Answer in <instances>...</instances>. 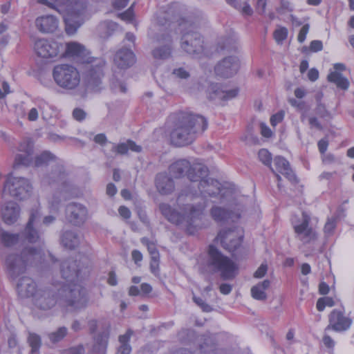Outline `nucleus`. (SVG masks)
Instances as JSON below:
<instances>
[{"label": "nucleus", "mask_w": 354, "mask_h": 354, "mask_svg": "<svg viewBox=\"0 0 354 354\" xmlns=\"http://www.w3.org/2000/svg\"><path fill=\"white\" fill-rule=\"evenodd\" d=\"M288 29L283 26H277L273 32V37L278 44H282L283 41L286 39L288 37Z\"/></svg>", "instance_id": "79ce46f5"}, {"label": "nucleus", "mask_w": 354, "mask_h": 354, "mask_svg": "<svg viewBox=\"0 0 354 354\" xmlns=\"http://www.w3.org/2000/svg\"><path fill=\"white\" fill-rule=\"evenodd\" d=\"M258 156L261 162L270 167L272 158L271 154L267 149H261L259 150Z\"/></svg>", "instance_id": "603ef678"}, {"label": "nucleus", "mask_w": 354, "mask_h": 354, "mask_svg": "<svg viewBox=\"0 0 354 354\" xmlns=\"http://www.w3.org/2000/svg\"><path fill=\"white\" fill-rule=\"evenodd\" d=\"M170 174L180 178L185 174L193 183H197L200 178L207 174L208 169L196 160L192 162L186 159H180L172 163L169 168Z\"/></svg>", "instance_id": "6e6552de"}, {"label": "nucleus", "mask_w": 354, "mask_h": 354, "mask_svg": "<svg viewBox=\"0 0 354 354\" xmlns=\"http://www.w3.org/2000/svg\"><path fill=\"white\" fill-rule=\"evenodd\" d=\"M55 158V156L48 151H44L35 158V165L41 167L47 164L50 160Z\"/></svg>", "instance_id": "37998d69"}, {"label": "nucleus", "mask_w": 354, "mask_h": 354, "mask_svg": "<svg viewBox=\"0 0 354 354\" xmlns=\"http://www.w3.org/2000/svg\"><path fill=\"white\" fill-rule=\"evenodd\" d=\"M35 25L43 33L53 32L58 27V20L53 15L41 16L36 19Z\"/></svg>", "instance_id": "bb28decb"}, {"label": "nucleus", "mask_w": 354, "mask_h": 354, "mask_svg": "<svg viewBox=\"0 0 354 354\" xmlns=\"http://www.w3.org/2000/svg\"><path fill=\"white\" fill-rule=\"evenodd\" d=\"M65 218L72 225L80 227L88 218V209L81 203H70L66 207Z\"/></svg>", "instance_id": "dca6fc26"}, {"label": "nucleus", "mask_w": 354, "mask_h": 354, "mask_svg": "<svg viewBox=\"0 0 354 354\" xmlns=\"http://www.w3.org/2000/svg\"><path fill=\"white\" fill-rule=\"evenodd\" d=\"M118 17H120L121 19H122L124 21H127L128 22L131 21L133 20V17L132 6L128 10H127L125 12L118 14Z\"/></svg>", "instance_id": "4d7b16f0"}, {"label": "nucleus", "mask_w": 354, "mask_h": 354, "mask_svg": "<svg viewBox=\"0 0 354 354\" xmlns=\"http://www.w3.org/2000/svg\"><path fill=\"white\" fill-rule=\"evenodd\" d=\"M88 272L87 267L73 259L64 260L61 264V274L66 280L64 285L79 284L77 281Z\"/></svg>", "instance_id": "f8f14e48"}, {"label": "nucleus", "mask_w": 354, "mask_h": 354, "mask_svg": "<svg viewBox=\"0 0 354 354\" xmlns=\"http://www.w3.org/2000/svg\"><path fill=\"white\" fill-rule=\"evenodd\" d=\"M207 267L209 271L220 272L222 279H233L237 271V266L235 263L229 257L223 255L214 245H209L207 259Z\"/></svg>", "instance_id": "0eeeda50"}, {"label": "nucleus", "mask_w": 354, "mask_h": 354, "mask_svg": "<svg viewBox=\"0 0 354 354\" xmlns=\"http://www.w3.org/2000/svg\"><path fill=\"white\" fill-rule=\"evenodd\" d=\"M37 289V285L35 281L28 277H21L17 284V291L19 296L21 298H28L32 297L35 298Z\"/></svg>", "instance_id": "393cba45"}, {"label": "nucleus", "mask_w": 354, "mask_h": 354, "mask_svg": "<svg viewBox=\"0 0 354 354\" xmlns=\"http://www.w3.org/2000/svg\"><path fill=\"white\" fill-rule=\"evenodd\" d=\"M327 78L329 82L334 83L338 88L343 90H346L348 88V81L339 72H330Z\"/></svg>", "instance_id": "f704fd0d"}, {"label": "nucleus", "mask_w": 354, "mask_h": 354, "mask_svg": "<svg viewBox=\"0 0 354 354\" xmlns=\"http://www.w3.org/2000/svg\"><path fill=\"white\" fill-rule=\"evenodd\" d=\"M128 150H131L135 152H140L142 147L140 145H136L132 140H128L127 142L120 143L118 145H113L112 151L118 154H125Z\"/></svg>", "instance_id": "473e14b6"}, {"label": "nucleus", "mask_w": 354, "mask_h": 354, "mask_svg": "<svg viewBox=\"0 0 354 354\" xmlns=\"http://www.w3.org/2000/svg\"><path fill=\"white\" fill-rule=\"evenodd\" d=\"M310 273V266L308 263H303L301 266V273L299 274V280L303 286V288L301 290L302 294L304 291L308 290V274Z\"/></svg>", "instance_id": "ea45409f"}, {"label": "nucleus", "mask_w": 354, "mask_h": 354, "mask_svg": "<svg viewBox=\"0 0 354 354\" xmlns=\"http://www.w3.org/2000/svg\"><path fill=\"white\" fill-rule=\"evenodd\" d=\"M174 18V11L171 8L165 11H160L157 14L156 21L160 26H165L168 21Z\"/></svg>", "instance_id": "58836bf2"}, {"label": "nucleus", "mask_w": 354, "mask_h": 354, "mask_svg": "<svg viewBox=\"0 0 354 354\" xmlns=\"http://www.w3.org/2000/svg\"><path fill=\"white\" fill-rule=\"evenodd\" d=\"M193 301L200 306L203 310L209 312L211 310V307L207 304H206L203 299L201 297H197L196 296L193 297Z\"/></svg>", "instance_id": "13d9d810"}, {"label": "nucleus", "mask_w": 354, "mask_h": 354, "mask_svg": "<svg viewBox=\"0 0 354 354\" xmlns=\"http://www.w3.org/2000/svg\"><path fill=\"white\" fill-rule=\"evenodd\" d=\"M88 301L86 291L80 284L63 285L57 292L52 289H38L34 298L35 306L48 310L57 304L70 310H80L86 307Z\"/></svg>", "instance_id": "f03ea898"}, {"label": "nucleus", "mask_w": 354, "mask_h": 354, "mask_svg": "<svg viewBox=\"0 0 354 354\" xmlns=\"http://www.w3.org/2000/svg\"><path fill=\"white\" fill-rule=\"evenodd\" d=\"M61 243L64 247L73 250L80 245V236L75 231L66 230L61 236Z\"/></svg>", "instance_id": "c756f323"}, {"label": "nucleus", "mask_w": 354, "mask_h": 354, "mask_svg": "<svg viewBox=\"0 0 354 354\" xmlns=\"http://www.w3.org/2000/svg\"><path fill=\"white\" fill-rule=\"evenodd\" d=\"M34 49L38 56L43 58H52L57 56L64 50V46L53 40L37 39Z\"/></svg>", "instance_id": "6ab92c4d"}, {"label": "nucleus", "mask_w": 354, "mask_h": 354, "mask_svg": "<svg viewBox=\"0 0 354 354\" xmlns=\"http://www.w3.org/2000/svg\"><path fill=\"white\" fill-rule=\"evenodd\" d=\"M308 32V25H304L300 30L299 35L297 36V40L299 43H303L306 37V35Z\"/></svg>", "instance_id": "e2e57ef3"}, {"label": "nucleus", "mask_w": 354, "mask_h": 354, "mask_svg": "<svg viewBox=\"0 0 354 354\" xmlns=\"http://www.w3.org/2000/svg\"><path fill=\"white\" fill-rule=\"evenodd\" d=\"M41 213L39 208H32L30 212L28 221L24 230L21 233V240L34 243L40 241L39 232L35 230V224L40 220Z\"/></svg>", "instance_id": "a211bd4d"}, {"label": "nucleus", "mask_w": 354, "mask_h": 354, "mask_svg": "<svg viewBox=\"0 0 354 354\" xmlns=\"http://www.w3.org/2000/svg\"><path fill=\"white\" fill-rule=\"evenodd\" d=\"M284 117V113L283 111H280L273 115L270 118V124L272 126L275 127L277 124L280 123Z\"/></svg>", "instance_id": "bf43d9fd"}, {"label": "nucleus", "mask_w": 354, "mask_h": 354, "mask_svg": "<svg viewBox=\"0 0 354 354\" xmlns=\"http://www.w3.org/2000/svg\"><path fill=\"white\" fill-rule=\"evenodd\" d=\"M337 216H333L327 219L324 227V232L326 235L328 236L333 234L337 225Z\"/></svg>", "instance_id": "49530a36"}, {"label": "nucleus", "mask_w": 354, "mask_h": 354, "mask_svg": "<svg viewBox=\"0 0 354 354\" xmlns=\"http://www.w3.org/2000/svg\"><path fill=\"white\" fill-rule=\"evenodd\" d=\"M210 214L213 219L217 222L224 221L230 217V213L225 209L218 206L212 207Z\"/></svg>", "instance_id": "4c0bfd02"}, {"label": "nucleus", "mask_w": 354, "mask_h": 354, "mask_svg": "<svg viewBox=\"0 0 354 354\" xmlns=\"http://www.w3.org/2000/svg\"><path fill=\"white\" fill-rule=\"evenodd\" d=\"M180 40V48L189 55H200L203 51V39L200 33L192 30H185L182 26Z\"/></svg>", "instance_id": "4468645a"}, {"label": "nucleus", "mask_w": 354, "mask_h": 354, "mask_svg": "<svg viewBox=\"0 0 354 354\" xmlns=\"http://www.w3.org/2000/svg\"><path fill=\"white\" fill-rule=\"evenodd\" d=\"M208 174L197 181L198 190L194 192H189L184 195L182 193L178 198V203L181 205L185 201V196L189 201H194L198 198H201V201L198 203H187L181 207V212H178L166 203H162L159 205V209L162 214L171 223L178 225H183L189 227L192 225L194 219L199 217L203 213L206 204L205 198L207 196H214L219 194L220 183L216 180L211 178H207Z\"/></svg>", "instance_id": "f257e3e1"}, {"label": "nucleus", "mask_w": 354, "mask_h": 354, "mask_svg": "<svg viewBox=\"0 0 354 354\" xmlns=\"http://www.w3.org/2000/svg\"><path fill=\"white\" fill-rule=\"evenodd\" d=\"M242 238L241 230L233 228L221 230L216 237V241L221 243L223 248L233 252L241 245Z\"/></svg>", "instance_id": "f3484780"}, {"label": "nucleus", "mask_w": 354, "mask_h": 354, "mask_svg": "<svg viewBox=\"0 0 354 354\" xmlns=\"http://www.w3.org/2000/svg\"><path fill=\"white\" fill-rule=\"evenodd\" d=\"M68 333V328L65 326L59 327L57 330L48 334V337L52 343H57L64 339Z\"/></svg>", "instance_id": "a19ab883"}, {"label": "nucleus", "mask_w": 354, "mask_h": 354, "mask_svg": "<svg viewBox=\"0 0 354 354\" xmlns=\"http://www.w3.org/2000/svg\"><path fill=\"white\" fill-rule=\"evenodd\" d=\"M323 49V44L320 40L311 41V53H317Z\"/></svg>", "instance_id": "338daca9"}, {"label": "nucleus", "mask_w": 354, "mask_h": 354, "mask_svg": "<svg viewBox=\"0 0 354 354\" xmlns=\"http://www.w3.org/2000/svg\"><path fill=\"white\" fill-rule=\"evenodd\" d=\"M109 326H108L102 332L95 337L93 350L95 352L104 354L105 353L108 339L109 337Z\"/></svg>", "instance_id": "7c9ffc66"}, {"label": "nucleus", "mask_w": 354, "mask_h": 354, "mask_svg": "<svg viewBox=\"0 0 354 354\" xmlns=\"http://www.w3.org/2000/svg\"><path fill=\"white\" fill-rule=\"evenodd\" d=\"M0 239L1 243L6 247H12L19 242L21 239V235L1 230L0 233Z\"/></svg>", "instance_id": "e433bc0d"}, {"label": "nucleus", "mask_w": 354, "mask_h": 354, "mask_svg": "<svg viewBox=\"0 0 354 354\" xmlns=\"http://www.w3.org/2000/svg\"><path fill=\"white\" fill-rule=\"evenodd\" d=\"M41 248H25L20 254H10L6 259V265L9 275L16 279L24 274L28 266L39 263L43 257Z\"/></svg>", "instance_id": "423d86ee"}, {"label": "nucleus", "mask_w": 354, "mask_h": 354, "mask_svg": "<svg viewBox=\"0 0 354 354\" xmlns=\"http://www.w3.org/2000/svg\"><path fill=\"white\" fill-rule=\"evenodd\" d=\"M323 96L322 92H317L315 95V99L317 103L315 112L322 121L319 122L317 118H311V127H315L319 130L323 129V127L325 125L324 122H328L331 118L330 112L326 110L325 105L322 103Z\"/></svg>", "instance_id": "5701e85b"}, {"label": "nucleus", "mask_w": 354, "mask_h": 354, "mask_svg": "<svg viewBox=\"0 0 354 354\" xmlns=\"http://www.w3.org/2000/svg\"><path fill=\"white\" fill-rule=\"evenodd\" d=\"M156 186L158 192L162 195L170 194L175 189L174 180L165 173L156 176Z\"/></svg>", "instance_id": "cd10ccee"}, {"label": "nucleus", "mask_w": 354, "mask_h": 354, "mask_svg": "<svg viewBox=\"0 0 354 354\" xmlns=\"http://www.w3.org/2000/svg\"><path fill=\"white\" fill-rule=\"evenodd\" d=\"M32 186L26 178L8 176L3 189V193L8 192L12 196L23 200L29 196Z\"/></svg>", "instance_id": "ddd939ff"}, {"label": "nucleus", "mask_w": 354, "mask_h": 354, "mask_svg": "<svg viewBox=\"0 0 354 354\" xmlns=\"http://www.w3.org/2000/svg\"><path fill=\"white\" fill-rule=\"evenodd\" d=\"M65 54L66 57H73L77 62L87 64L86 81L87 86L94 91L100 89L103 77L102 68L105 62L102 58H94L89 56V52L80 43L68 42L66 44Z\"/></svg>", "instance_id": "20e7f679"}, {"label": "nucleus", "mask_w": 354, "mask_h": 354, "mask_svg": "<svg viewBox=\"0 0 354 354\" xmlns=\"http://www.w3.org/2000/svg\"><path fill=\"white\" fill-rule=\"evenodd\" d=\"M143 244H145L147 247V250L151 254V259H159V253L156 249L155 244L152 242H149V240L146 238H143L141 240Z\"/></svg>", "instance_id": "8fccbe9b"}, {"label": "nucleus", "mask_w": 354, "mask_h": 354, "mask_svg": "<svg viewBox=\"0 0 354 354\" xmlns=\"http://www.w3.org/2000/svg\"><path fill=\"white\" fill-rule=\"evenodd\" d=\"M328 318V324L326 330H332L338 333L348 330L353 323L351 317L346 315L345 307L342 304H340L339 308L331 310Z\"/></svg>", "instance_id": "2eb2a0df"}, {"label": "nucleus", "mask_w": 354, "mask_h": 354, "mask_svg": "<svg viewBox=\"0 0 354 354\" xmlns=\"http://www.w3.org/2000/svg\"><path fill=\"white\" fill-rule=\"evenodd\" d=\"M270 281L266 279L262 282L257 283L251 288V295L257 300L264 301L267 299L266 290L270 288Z\"/></svg>", "instance_id": "2f4dec72"}, {"label": "nucleus", "mask_w": 354, "mask_h": 354, "mask_svg": "<svg viewBox=\"0 0 354 354\" xmlns=\"http://www.w3.org/2000/svg\"><path fill=\"white\" fill-rule=\"evenodd\" d=\"M84 348L82 345H78L75 347H72L68 349L66 354H84Z\"/></svg>", "instance_id": "774afa93"}, {"label": "nucleus", "mask_w": 354, "mask_h": 354, "mask_svg": "<svg viewBox=\"0 0 354 354\" xmlns=\"http://www.w3.org/2000/svg\"><path fill=\"white\" fill-rule=\"evenodd\" d=\"M28 343L32 348V352H36L41 346V338L35 333H30L28 338Z\"/></svg>", "instance_id": "de8ad7c7"}, {"label": "nucleus", "mask_w": 354, "mask_h": 354, "mask_svg": "<svg viewBox=\"0 0 354 354\" xmlns=\"http://www.w3.org/2000/svg\"><path fill=\"white\" fill-rule=\"evenodd\" d=\"M202 339L204 340V342L200 344V348L203 352L208 353L214 350V343L213 342V339L211 336H204L203 337H201V340Z\"/></svg>", "instance_id": "09e8293b"}, {"label": "nucleus", "mask_w": 354, "mask_h": 354, "mask_svg": "<svg viewBox=\"0 0 354 354\" xmlns=\"http://www.w3.org/2000/svg\"><path fill=\"white\" fill-rule=\"evenodd\" d=\"M65 173L62 168H59L57 171L52 172L49 177L46 178V182L49 184L57 183L61 184V188L58 192H56L49 201L51 207L57 210L62 201L67 199L72 194V185L65 180Z\"/></svg>", "instance_id": "9b49d317"}, {"label": "nucleus", "mask_w": 354, "mask_h": 354, "mask_svg": "<svg viewBox=\"0 0 354 354\" xmlns=\"http://www.w3.org/2000/svg\"><path fill=\"white\" fill-rule=\"evenodd\" d=\"M1 217L3 221L8 225L15 223L19 216V207L12 201L3 204L1 207Z\"/></svg>", "instance_id": "a878e982"}, {"label": "nucleus", "mask_w": 354, "mask_h": 354, "mask_svg": "<svg viewBox=\"0 0 354 354\" xmlns=\"http://www.w3.org/2000/svg\"><path fill=\"white\" fill-rule=\"evenodd\" d=\"M267 5V0H257L256 3V10L257 11L263 15L266 12V7Z\"/></svg>", "instance_id": "0e129e2a"}, {"label": "nucleus", "mask_w": 354, "mask_h": 354, "mask_svg": "<svg viewBox=\"0 0 354 354\" xmlns=\"http://www.w3.org/2000/svg\"><path fill=\"white\" fill-rule=\"evenodd\" d=\"M19 151L26 154H33V143L30 139L24 140L19 145Z\"/></svg>", "instance_id": "a18cd8bd"}, {"label": "nucleus", "mask_w": 354, "mask_h": 354, "mask_svg": "<svg viewBox=\"0 0 354 354\" xmlns=\"http://www.w3.org/2000/svg\"><path fill=\"white\" fill-rule=\"evenodd\" d=\"M133 332L131 329H129L127 333L119 337V342L120 346L118 349L117 354H130L131 351V347L129 344L130 338L133 335Z\"/></svg>", "instance_id": "72a5a7b5"}, {"label": "nucleus", "mask_w": 354, "mask_h": 354, "mask_svg": "<svg viewBox=\"0 0 354 354\" xmlns=\"http://www.w3.org/2000/svg\"><path fill=\"white\" fill-rule=\"evenodd\" d=\"M338 304H342L340 299L332 297L324 296L318 299L316 308L318 311H323L326 307H333Z\"/></svg>", "instance_id": "c9c22d12"}, {"label": "nucleus", "mask_w": 354, "mask_h": 354, "mask_svg": "<svg viewBox=\"0 0 354 354\" xmlns=\"http://www.w3.org/2000/svg\"><path fill=\"white\" fill-rule=\"evenodd\" d=\"M310 217L306 212H301L292 218V224L296 238L304 244L310 242Z\"/></svg>", "instance_id": "aec40b11"}, {"label": "nucleus", "mask_w": 354, "mask_h": 354, "mask_svg": "<svg viewBox=\"0 0 354 354\" xmlns=\"http://www.w3.org/2000/svg\"><path fill=\"white\" fill-rule=\"evenodd\" d=\"M241 139L244 141L246 145H255L258 142V138L251 133L243 136Z\"/></svg>", "instance_id": "680f3d73"}, {"label": "nucleus", "mask_w": 354, "mask_h": 354, "mask_svg": "<svg viewBox=\"0 0 354 354\" xmlns=\"http://www.w3.org/2000/svg\"><path fill=\"white\" fill-rule=\"evenodd\" d=\"M240 62L237 57L228 56L221 60L214 68L216 75L228 78L238 72Z\"/></svg>", "instance_id": "412c9836"}, {"label": "nucleus", "mask_w": 354, "mask_h": 354, "mask_svg": "<svg viewBox=\"0 0 354 354\" xmlns=\"http://www.w3.org/2000/svg\"><path fill=\"white\" fill-rule=\"evenodd\" d=\"M291 10L292 8L289 1L287 0H281V6L277 9V11L281 14H284Z\"/></svg>", "instance_id": "052dcab7"}, {"label": "nucleus", "mask_w": 354, "mask_h": 354, "mask_svg": "<svg viewBox=\"0 0 354 354\" xmlns=\"http://www.w3.org/2000/svg\"><path fill=\"white\" fill-rule=\"evenodd\" d=\"M172 75L176 78L186 80L189 77V72L184 67H179L174 68L172 71Z\"/></svg>", "instance_id": "864d4df0"}, {"label": "nucleus", "mask_w": 354, "mask_h": 354, "mask_svg": "<svg viewBox=\"0 0 354 354\" xmlns=\"http://www.w3.org/2000/svg\"><path fill=\"white\" fill-rule=\"evenodd\" d=\"M32 160V155L26 153H19L15 157V165H24L28 166Z\"/></svg>", "instance_id": "c03bdc74"}, {"label": "nucleus", "mask_w": 354, "mask_h": 354, "mask_svg": "<svg viewBox=\"0 0 354 354\" xmlns=\"http://www.w3.org/2000/svg\"><path fill=\"white\" fill-rule=\"evenodd\" d=\"M317 145H318L319 151L321 153V154L322 155V154L325 153V152L327 150V148L328 146V141L326 138L321 139L318 142Z\"/></svg>", "instance_id": "69168bd1"}, {"label": "nucleus", "mask_w": 354, "mask_h": 354, "mask_svg": "<svg viewBox=\"0 0 354 354\" xmlns=\"http://www.w3.org/2000/svg\"><path fill=\"white\" fill-rule=\"evenodd\" d=\"M270 169L277 176L278 181H280L281 178L278 174L280 173L285 178H286L290 183H295L297 182V178L290 167L289 162L281 156H277L274 159V167L270 166Z\"/></svg>", "instance_id": "4be33fe9"}, {"label": "nucleus", "mask_w": 354, "mask_h": 354, "mask_svg": "<svg viewBox=\"0 0 354 354\" xmlns=\"http://www.w3.org/2000/svg\"><path fill=\"white\" fill-rule=\"evenodd\" d=\"M37 0L39 3L64 13L66 32L73 35L85 20L84 0Z\"/></svg>", "instance_id": "39448f33"}, {"label": "nucleus", "mask_w": 354, "mask_h": 354, "mask_svg": "<svg viewBox=\"0 0 354 354\" xmlns=\"http://www.w3.org/2000/svg\"><path fill=\"white\" fill-rule=\"evenodd\" d=\"M53 77L56 84L65 90H74L80 84V75L71 64H62L54 66Z\"/></svg>", "instance_id": "1a4fd4ad"}, {"label": "nucleus", "mask_w": 354, "mask_h": 354, "mask_svg": "<svg viewBox=\"0 0 354 354\" xmlns=\"http://www.w3.org/2000/svg\"><path fill=\"white\" fill-rule=\"evenodd\" d=\"M207 97L212 100H229L235 97L238 93L237 89L227 90L219 84L211 83L207 91Z\"/></svg>", "instance_id": "b1692460"}, {"label": "nucleus", "mask_w": 354, "mask_h": 354, "mask_svg": "<svg viewBox=\"0 0 354 354\" xmlns=\"http://www.w3.org/2000/svg\"><path fill=\"white\" fill-rule=\"evenodd\" d=\"M73 117L75 120L80 122L86 118V113L82 109L75 108L73 111Z\"/></svg>", "instance_id": "6e6d98bb"}, {"label": "nucleus", "mask_w": 354, "mask_h": 354, "mask_svg": "<svg viewBox=\"0 0 354 354\" xmlns=\"http://www.w3.org/2000/svg\"><path fill=\"white\" fill-rule=\"evenodd\" d=\"M152 57L156 60H167L173 53V37L168 29L160 30L153 37Z\"/></svg>", "instance_id": "9d476101"}, {"label": "nucleus", "mask_w": 354, "mask_h": 354, "mask_svg": "<svg viewBox=\"0 0 354 354\" xmlns=\"http://www.w3.org/2000/svg\"><path fill=\"white\" fill-rule=\"evenodd\" d=\"M114 62L118 68H127L135 62L134 54L129 49L122 48L116 53Z\"/></svg>", "instance_id": "c85d7f7f"}, {"label": "nucleus", "mask_w": 354, "mask_h": 354, "mask_svg": "<svg viewBox=\"0 0 354 354\" xmlns=\"http://www.w3.org/2000/svg\"><path fill=\"white\" fill-rule=\"evenodd\" d=\"M207 127V122L204 117L191 113H180L171 133V141L178 147L189 145Z\"/></svg>", "instance_id": "7ed1b4c3"}, {"label": "nucleus", "mask_w": 354, "mask_h": 354, "mask_svg": "<svg viewBox=\"0 0 354 354\" xmlns=\"http://www.w3.org/2000/svg\"><path fill=\"white\" fill-rule=\"evenodd\" d=\"M111 88L115 92H121L123 93H126L127 90L125 84L118 80L113 81Z\"/></svg>", "instance_id": "5fc2aeb1"}, {"label": "nucleus", "mask_w": 354, "mask_h": 354, "mask_svg": "<svg viewBox=\"0 0 354 354\" xmlns=\"http://www.w3.org/2000/svg\"><path fill=\"white\" fill-rule=\"evenodd\" d=\"M44 108V106H42L41 105H39L38 106V108H36V107L32 108L28 113V120L31 121V122L36 121L39 117V111L41 112L43 118L46 120V118L45 115H44V111H43Z\"/></svg>", "instance_id": "3c124183"}]
</instances>
